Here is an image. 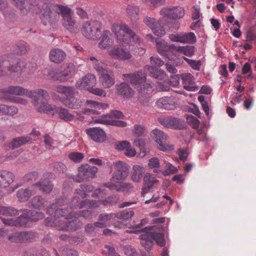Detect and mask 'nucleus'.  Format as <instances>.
<instances>
[{
  "mask_svg": "<svg viewBox=\"0 0 256 256\" xmlns=\"http://www.w3.org/2000/svg\"><path fill=\"white\" fill-rule=\"evenodd\" d=\"M122 80L129 82L137 90L139 94L138 100L141 104L138 108L142 112L148 113L152 108V106L149 102V95L152 92L153 88L151 83L146 82V74L140 70L136 72L124 74Z\"/></svg>",
  "mask_w": 256,
  "mask_h": 256,
  "instance_id": "f257e3e1",
  "label": "nucleus"
},
{
  "mask_svg": "<svg viewBox=\"0 0 256 256\" xmlns=\"http://www.w3.org/2000/svg\"><path fill=\"white\" fill-rule=\"evenodd\" d=\"M71 9L60 4H47L42 6L40 10L41 18L45 25L52 23L61 14L62 16V25L70 32H74L76 21L72 18Z\"/></svg>",
  "mask_w": 256,
  "mask_h": 256,
  "instance_id": "f03ea898",
  "label": "nucleus"
},
{
  "mask_svg": "<svg viewBox=\"0 0 256 256\" xmlns=\"http://www.w3.org/2000/svg\"><path fill=\"white\" fill-rule=\"evenodd\" d=\"M24 59L16 60L12 54L0 57V76H14L22 74L26 68Z\"/></svg>",
  "mask_w": 256,
  "mask_h": 256,
  "instance_id": "7ed1b4c3",
  "label": "nucleus"
},
{
  "mask_svg": "<svg viewBox=\"0 0 256 256\" xmlns=\"http://www.w3.org/2000/svg\"><path fill=\"white\" fill-rule=\"evenodd\" d=\"M154 227H146L138 230H126V232L136 234L138 232H141L140 236V244L146 250H150L152 240H155L156 244L160 246H164L166 244L164 234H163V229L160 228L158 232L154 231L150 232Z\"/></svg>",
  "mask_w": 256,
  "mask_h": 256,
  "instance_id": "20e7f679",
  "label": "nucleus"
},
{
  "mask_svg": "<svg viewBox=\"0 0 256 256\" xmlns=\"http://www.w3.org/2000/svg\"><path fill=\"white\" fill-rule=\"evenodd\" d=\"M22 215L16 219L2 218V222L6 226H30L32 222H36L44 218V215L42 212L34 210H22Z\"/></svg>",
  "mask_w": 256,
  "mask_h": 256,
  "instance_id": "39448f33",
  "label": "nucleus"
},
{
  "mask_svg": "<svg viewBox=\"0 0 256 256\" xmlns=\"http://www.w3.org/2000/svg\"><path fill=\"white\" fill-rule=\"evenodd\" d=\"M0 92L3 94V97L0 98V100L5 99L6 100V97H13L10 95L26 96L31 98L34 97V94L42 96L44 99H48L49 97L48 92L45 90L38 88L29 90L19 86H11L7 88H0Z\"/></svg>",
  "mask_w": 256,
  "mask_h": 256,
  "instance_id": "423d86ee",
  "label": "nucleus"
},
{
  "mask_svg": "<svg viewBox=\"0 0 256 256\" xmlns=\"http://www.w3.org/2000/svg\"><path fill=\"white\" fill-rule=\"evenodd\" d=\"M114 32L118 43L130 44L134 42H140V39L135 34L134 32L124 24H120L114 26Z\"/></svg>",
  "mask_w": 256,
  "mask_h": 256,
  "instance_id": "0eeeda50",
  "label": "nucleus"
},
{
  "mask_svg": "<svg viewBox=\"0 0 256 256\" xmlns=\"http://www.w3.org/2000/svg\"><path fill=\"white\" fill-rule=\"evenodd\" d=\"M56 206L52 205L51 207H48L47 209L48 212L50 215L54 217L64 216L65 219H72L73 218H78L83 216L86 219H91L94 215H95L91 210H83L79 211L78 212L74 214L72 211L70 212H66L63 211L62 208H57L56 210H54L56 208Z\"/></svg>",
  "mask_w": 256,
  "mask_h": 256,
  "instance_id": "6e6552de",
  "label": "nucleus"
},
{
  "mask_svg": "<svg viewBox=\"0 0 256 256\" xmlns=\"http://www.w3.org/2000/svg\"><path fill=\"white\" fill-rule=\"evenodd\" d=\"M110 168L113 172L111 180L116 183L126 180L130 174V166L120 160L114 162Z\"/></svg>",
  "mask_w": 256,
  "mask_h": 256,
  "instance_id": "1a4fd4ad",
  "label": "nucleus"
},
{
  "mask_svg": "<svg viewBox=\"0 0 256 256\" xmlns=\"http://www.w3.org/2000/svg\"><path fill=\"white\" fill-rule=\"evenodd\" d=\"M32 98L33 100V105L38 112L52 116L56 114L57 106L46 102L50 99V96L48 99H44L42 96L34 94V97Z\"/></svg>",
  "mask_w": 256,
  "mask_h": 256,
  "instance_id": "9d476101",
  "label": "nucleus"
},
{
  "mask_svg": "<svg viewBox=\"0 0 256 256\" xmlns=\"http://www.w3.org/2000/svg\"><path fill=\"white\" fill-rule=\"evenodd\" d=\"M48 226H56L58 230H76L78 228L82 226V223L80 222H76L72 220L68 221L67 220H58L52 221V218H48L46 220Z\"/></svg>",
  "mask_w": 256,
  "mask_h": 256,
  "instance_id": "9b49d317",
  "label": "nucleus"
},
{
  "mask_svg": "<svg viewBox=\"0 0 256 256\" xmlns=\"http://www.w3.org/2000/svg\"><path fill=\"white\" fill-rule=\"evenodd\" d=\"M102 24L98 21L87 22L82 26V33L88 38L97 40L101 34Z\"/></svg>",
  "mask_w": 256,
  "mask_h": 256,
  "instance_id": "f8f14e48",
  "label": "nucleus"
},
{
  "mask_svg": "<svg viewBox=\"0 0 256 256\" xmlns=\"http://www.w3.org/2000/svg\"><path fill=\"white\" fill-rule=\"evenodd\" d=\"M98 171V168L95 166H89L88 164H82L78 168V174L74 177V180L78 182L84 180L94 178Z\"/></svg>",
  "mask_w": 256,
  "mask_h": 256,
  "instance_id": "ddd939ff",
  "label": "nucleus"
},
{
  "mask_svg": "<svg viewBox=\"0 0 256 256\" xmlns=\"http://www.w3.org/2000/svg\"><path fill=\"white\" fill-rule=\"evenodd\" d=\"M160 14L165 19L179 20L184 16L185 10L180 6H170L162 8Z\"/></svg>",
  "mask_w": 256,
  "mask_h": 256,
  "instance_id": "4468645a",
  "label": "nucleus"
},
{
  "mask_svg": "<svg viewBox=\"0 0 256 256\" xmlns=\"http://www.w3.org/2000/svg\"><path fill=\"white\" fill-rule=\"evenodd\" d=\"M155 141L157 144L158 148L162 151L165 152H170L174 150V144L166 143L168 136L158 129H155L152 131Z\"/></svg>",
  "mask_w": 256,
  "mask_h": 256,
  "instance_id": "2eb2a0df",
  "label": "nucleus"
},
{
  "mask_svg": "<svg viewBox=\"0 0 256 256\" xmlns=\"http://www.w3.org/2000/svg\"><path fill=\"white\" fill-rule=\"evenodd\" d=\"M108 56L115 60H126L132 58V54L126 48L115 46L108 51Z\"/></svg>",
  "mask_w": 256,
  "mask_h": 256,
  "instance_id": "dca6fc26",
  "label": "nucleus"
},
{
  "mask_svg": "<svg viewBox=\"0 0 256 256\" xmlns=\"http://www.w3.org/2000/svg\"><path fill=\"white\" fill-rule=\"evenodd\" d=\"M96 79L95 76L88 74L76 82V86L80 90H88L92 86H96Z\"/></svg>",
  "mask_w": 256,
  "mask_h": 256,
  "instance_id": "f3484780",
  "label": "nucleus"
},
{
  "mask_svg": "<svg viewBox=\"0 0 256 256\" xmlns=\"http://www.w3.org/2000/svg\"><path fill=\"white\" fill-rule=\"evenodd\" d=\"M86 104L90 108L85 109L84 113L88 115L100 114L99 110L107 109L109 107L108 104L98 102L91 100H87Z\"/></svg>",
  "mask_w": 256,
  "mask_h": 256,
  "instance_id": "a211bd4d",
  "label": "nucleus"
},
{
  "mask_svg": "<svg viewBox=\"0 0 256 256\" xmlns=\"http://www.w3.org/2000/svg\"><path fill=\"white\" fill-rule=\"evenodd\" d=\"M176 104V100L173 96L162 97L156 102L158 108L166 110L174 109Z\"/></svg>",
  "mask_w": 256,
  "mask_h": 256,
  "instance_id": "6ab92c4d",
  "label": "nucleus"
},
{
  "mask_svg": "<svg viewBox=\"0 0 256 256\" xmlns=\"http://www.w3.org/2000/svg\"><path fill=\"white\" fill-rule=\"evenodd\" d=\"M75 73V68L74 64H70L62 72H56L54 78L60 82L68 80Z\"/></svg>",
  "mask_w": 256,
  "mask_h": 256,
  "instance_id": "aec40b11",
  "label": "nucleus"
},
{
  "mask_svg": "<svg viewBox=\"0 0 256 256\" xmlns=\"http://www.w3.org/2000/svg\"><path fill=\"white\" fill-rule=\"evenodd\" d=\"M159 182L154 174L147 172L144 177V186L142 189V194H146L154 184Z\"/></svg>",
  "mask_w": 256,
  "mask_h": 256,
  "instance_id": "412c9836",
  "label": "nucleus"
},
{
  "mask_svg": "<svg viewBox=\"0 0 256 256\" xmlns=\"http://www.w3.org/2000/svg\"><path fill=\"white\" fill-rule=\"evenodd\" d=\"M116 91L118 94L124 99H130L132 98L135 94L134 90L126 82H122L118 85Z\"/></svg>",
  "mask_w": 256,
  "mask_h": 256,
  "instance_id": "4be33fe9",
  "label": "nucleus"
},
{
  "mask_svg": "<svg viewBox=\"0 0 256 256\" xmlns=\"http://www.w3.org/2000/svg\"><path fill=\"white\" fill-rule=\"evenodd\" d=\"M160 123L166 128L180 129L182 127V120L172 117H166L160 120Z\"/></svg>",
  "mask_w": 256,
  "mask_h": 256,
  "instance_id": "5701e85b",
  "label": "nucleus"
},
{
  "mask_svg": "<svg viewBox=\"0 0 256 256\" xmlns=\"http://www.w3.org/2000/svg\"><path fill=\"white\" fill-rule=\"evenodd\" d=\"M184 88L190 92H196L198 90V86L194 82V78L190 74H184L182 75Z\"/></svg>",
  "mask_w": 256,
  "mask_h": 256,
  "instance_id": "b1692460",
  "label": "nucleus"
},
{
  "mask_svg": "<svg viewBox=\"0 0 256 256\" xmlns=\"http://www.w3.org/2000/svg\"><path fill=\"white\" fill-rule=\"evenodd\" d=\"M15 176L13 173L6 170H0V188H6L14 181Z\"/></svg>",
  "mask_w": 256,
  "mask_h": 256,
  "instance_id": "393cba45",
  "label": "nucleus"
},
{
  "mask_svg": "<svg viewBox=\"0 0 256 256\" xmlns=\"http://www.w3.org/2000/svg\"><path fill=\"white\" fill-rule=\"evenodd\" d=\"M36 192L34 184L26 188H20L17 192V198L20 202H26Z\"/></svg>",
  "mask_w": 256,
  "mask_h": 256,
  "instance_id": "a878e982",
  "label": "nucleus"
},
{
  "mask_svg": "<svg viewBox=\"0 0 256 256\" xmlns=\"http://www.w3.org/2000/svg\"><path fill=\"white\" fill-rule=\"evenodd\" d=\"M156 43L158 52L161 56L169 59V50L174 48V46L172 44L169 46L165 40L160 38L156 40Z\"/></svg>",
  "mask_w": 256,
  "mask_h": 256,
  "instance_id": "bb28decb",
  "label": "nucleus"
},
{
  "mask_svg": "<svg viewBox=\"0 0 256 256\" xmlns=\"http://www.w3.org/2000/svg\"><path fill=\"white\" fill-rule=\"evenodd\" d=\"M104 186L110 190H115L117 192H130L134 188L132 184L130 182H123L120 184L112 183H105Z\"/></svg>",
  "mask_w": 256,
  "mask_h": 256,
  "instance_id": "cd10ccee",
  "label": "nucleus"
},
{
  "mask_svg": "<svg viewBox=\"0 0 256 256\" xmlns=\"http://www.w3.org/2000/svg\"><path fill=\"white\" fill-rule=\"evenodd\" d=\"M100 80L104 87L110 88L115 83L112 72L108 70V72H105L102 74L101 76H100Z\"/></svg>",
  "mask_w": 256,
  "mask_h": 256,
  "instance_id": "c85d7f7f",
  "label": "nucleus"
},
{
  "mask_svg": "<svg viewBox=\"0 0 256 256\" xmlns=\"http://www.w3.org/2000/svg\"><path fill=\"white\" fill-rule=\"evenodd\" d=\"M87 134L94 141L102 142L105 140L104 131L98 128H92L86 130Z\"/></svg>",
  "mask_w": 256,
  "mask_h": 256,
  "instance_id": "c756f323",
  "label": "nucleus"
},
{
  "mask_svg": "<svg viewBox=\"0 0 256 256\" xmlns=\"http://www.w3.org/2000/svg\"><path fill=\"white\" fill-rule=\"evenodd\" d=\"M54 90L66 97V100H70L75 94V88L72 86L58 85L54 88Z\"/></svg>",
  "mask_w": 256,
  "mask_h": 256,
  "instance_id": "7c9ffc66",
  "label": "nucleus"
},
{
  "mask_svg": "<svg viewBox=\"0 0 256 256\" xmlns=\"http://www.w3.org/2000/svg\"><path fill=\"white\" fill-rule=\"evenodd\" d=\"M102 38L98 44V46L102 50H108L113 44V40L110 38V32L108 30H104L102 34Z\"/></svg>",
  "mask_w": 256,
  "mask_h": 256,
  "instance_id": "2f4dec72",
  "label": "nucleus"
},
{
  "mask_svg": "<svg viewBox=\"0 0 256 256\" xmlns=\"http://www.w3.org/2000/svg\"><path fill=\"white\" fill-rule=\"evenodd\" d=\"M66 54L62 50L54 48L52 50L49 54L50 59L51 62L56 64L62 62L65 58Z\"/></svg>",
  "mask_w": 256,
  "mask_h": 256,
  "instance_id": "473e14b6",
  "label": "nucleus"
},
{
  "mask_svg": "<svg viewBox=\"0 0 256 256\" xmlns=\"http://www.w3.org/2000/svg\"><path fill=\"white\" fill-rule=\"evenodd\" d=\"M144 172L145 170L142 166L134 165L131 171V180L134 182H140Z\"/></svg>",
  "mask_w": 256,
  "mask_h": 256,
  "instance_id": "72a5a7b5",
  "label": "nucleus"
},
{
  "mask_svg": "<svg viewBox=\"0 0 256 256\" xmlns=\"http://www.w3.org/2000/svg\"><path fill=\"white\" fill-rule=\"evenodd\" d=\"M146 72H148L150 75L158 80H163L166 77V74L164 71L153 66H146L144 68Z\"/></svg>",
  "mask_w": 256,
  "mask_h": 256,
  "instance_id": "f704fd0d",
  "label": "nucleus"
},
{
  "mask_svg": "<svg viewBox=\"0 0 256 256\" xmlns=\"http://www.w3.org/2000/svg\"><path fill=\"white\" fill-rule=\"evenodd\" d=\"M56 114L59 118L65 122H70L74 118V116L70 114L68 109L61 107H57Z\"/></svg>",
  "mask_w": 256,
  "mask_h": 256,
  "instance_id": "c9c22d12",
  "label": "nucleus"
},
{
  "mask_svg": "<svg viewBox=\"0 0 256 256\" xmlns=\"http://www.w3.org/2000/svg\"><path fill=\"white\" fill-rule=\"evenodd\" d=\"M126 11V15L132 20H136L138 19V14L140 12L139 7L136 6L128 4Z\"/></svg>",
  "mask_w": 256,
  "mask_h": 256,
  "instance_id": "e433bc0d",
  "label": "nucleus"
},
{
  "mask_svg": "<svg viewBox=\"0 0 256 256\" xmlns=\"http://www.w3.org/2000/svg\"><path fill=\"white\" fill-rule=\"evenodd\" d=\"M18 110L16 106L0 104V114L14 116L18 114Z\"/></svg>",
  "mask_w": 256,
  "mask_h": 256,
  "instance_id": "4c0bfd02",
  "label": "nucleus"
},
{
  "mask_svg": "<svg viewBox=\"0 0 256 256\" xmlns=\"http://www.w3.org/2000/svg\"><path fill=\"white\" fill-rule=\"evenodd\" d=\"M89 59L92 62L94 68L99 74L108 72V69L104 67V64L102 62L99 61L94 56H90Z\"/></svg>",
  "mask_w": 256,
  "mask_h": 256,
  "instance_id": "58836bf2",
  "label": "nucleus"
},
{
  "mask_svg": "<svg viewBox=\"0 0 256 256\" xmlns=\"http://www.w3.org/2000/svg\"><path fill=\"white\" fill-rule=\"evenodd\" d=\"M34 186H36V190L38 188L39 190L46 193L50 192L53 188V185L50 182L46 180L38 182L34 184Z\"/></svg>",
  "mask_w": 256,
  "mask_h": 256,
  "instance_id": "ea45409f",
  "label": "nucleus"
},
{
  "mask_svg": "<svg viewBox=\"0 0 256 256\" xmlns=\"http://www.w3.org/2000/svg\"><path fill=\"white\" fill-rule=\"evenodd\" d=\"M30 140V138L28 136L18 137L14 139L9 144L8 147L11 148H17L22 145L25 144Z\"/></svg>",
  "mask_w": 256,
  "mask_h": 256,
  "instance_id": "a19ab883",
  "label": "nucleus"
},
{
  "mask_svg": "<svg viewBox=\"0 0 256 256\" xmlns=\"http://www.w3.org/2000/svg\"><path fill=\"white\" fill-rule=\"evenodd\" d=\"M14 4L22 12H26L31 9V4L28 0H12Z\"/></svg>",
  "mask_w": 256,
  "mask_h": 256,
  "instance_id": "79ce46f5",
  "label": "nucleus"
},
{
  "mask_svg": "<svg viewBox=\"0 0 256 256\" xmlns=\"http://www.w3.org/2000/svg\"><path fill=\"white\" fill-rule=\"evenodd\" d=\"M174 50L180 53L190 57L192 56L194 52V47L191 46H174Z\"/></svg>",
  "mask_w": 256,
  "mask_h": 256,
  "instance_id": "37998d69",
  "label": "nucleus"
},
{
  "mask_svg": "<svg viewBox=\"0 0 256 256\" xmlns=\"http://www.w3.org/2000/svg\"><path fill=\"white\" fill-rule=\"evenodd\" d=\"M148 166L150 168L154 169V173L158 174L161 172L162 170H160V164L159 159L156 157H153L149 159Z\"/></svg>",
  "mask_w": 256,
  "mask_h": 256,
  "instance_id": "c03bdc74",
  "label": "nucleus"
},
{
  "mask_svg": "<svg viewBox=\"0 0 256 256\" xmlns=\"http://www.w3.org/2000/svg\"><path fill=\"white\" fill-rule=\"evenodd\" d=\"M63 104L70 108L78 109L82 106V102L80 100L76 99L74 96L70 100H64Z\"/></svg>",
  "mask_w": 256,
  "mask_h": 256,
  "instance_id": "a18cd8bd",
  "label": "nucleus"
},
{
  "mask_svg": "<svg viewBox=\"0 0 256 256\" xmlns=\"http://www.w3.org/2000/svg\"><path fill=\"white\" fill-rule=\"evenodd\" d=\"M46 202V200L42 198V197L40 196L34 197L31 200L32 206L34 208L38 209L45 206V203Z\"/></svg>",
  "mask_w": 256,
  "mask_h": 256,
  "instance_id": "49530a36",
  "label": "nucleus"
},
{
  "mask_svg": "<svg viewBox=\"0 0 256 256\" xmlns=\"http://www.w3.org/2000/svg\"><path fill=\"white\" fill-rule=\"evenodd\" d=\"M164 164L166 165V168L164 170H162L161 173L164 176H168L171 174H174L178 171V169L174 166L172 164L164 160Z\"/></svg>",
  "mask_w": 256,
  "mask_h": 256,
  "instance_id": "de8ad7c7",
  "label": "nucleus"
},
{
  "mask_svg": "<svg viewBox=\"0 0 256 256\" xmlns=\"http://www.w3.org/2000/svg\"><path fill=\"white\" fill-rule=\"evenodd\" d=\"M100 202L96 201V200H82L80 203H78V207L80 208H82L85 206L88 207V208H96L99 206V203Z\"/></svg>",
  "mask_w": 256,
  "mask_h": 256,
  "instance_id": "09e8293b",
  "label": "nucleus"
},
{
  "mask_svg": "<svg viewBox=\"0 0 256 256\" xmlns=\"http://www.w3.org/2000/svg\"><path fill=\"white\" fill-rule=\"evenodd\" d=\"M110 115L103 114L98 118H93L92 122L95 124L110 125Z\"/></svg>",
  "mask_w": 256,
  "mask_h": 256,
  "instance_id": "8fccbe9b",
  "label": "nucleus"
},
{
  "mask_svg": "<svg viewBox=\"0 0 256 256\" xmlns=\"http://www.w3.org/2000/svg\"><path fill=\"white\" fill-rule=\"evenodd\" d=\"M115 218V214H103L100 215L99 220L105 222L106 226H108L110 224L112 220Z\"/></svg>",
  "mask_w": 256,
  "mask_h": 256,
  "instance_id": "3c124183",
  "label": "nucleus"
},
{
  "mask_svg": "<svg viewBox=\"0 0 256 256\" xmlns=\"http://www.w3.org/2000/svg\"><path fill=\"white\" fill-rule=\"evenodd\" d=\"M182 43L194 44L196 42V37L194 32H189L182 34Z\"/></svg>",
  "mask_w": 256,
  "mask_h": 256,
  "instance_id": "603ef678",
  "label": "nucleus"
},
{
  "mask_svg": "<svg viewBox=\"0 0 256 256\" xmlns=\"http://www.w3.org/2000/svg\"><path fill=\"white\" fill-rule=\"evenodd\" d=\"M134 214V212L133 210H123L121 212L115 214V216L119 219L127 220L132 218Z\"/></svg>",
  "mask_w": 256,
  "mask_h": 256,
  "instance_id": "864d4df0",
  "label": "nucleus"
},
{
  "mask_svg": "<svg viewBox=\"0 0 256 256\" xmlns=\"http://www.w3.org/2000/svg\"><path fill=\"white\" fill-rule=\"evenodd\" d=\"M68 158L74 162H80L84 158V154L80 152H72L69 154Z\"/></svg>",
  "mask_w": 256,
  "mask_h": 256,
  "instance_id": "5fc2aeb1",
  "label": "nucleus"
},
{
  "mask_svg": "<svg viewBox=\"0 0 256 256\" xmlns=\"http://www.w3.org/2000/svg\"><path fill=\"white\" fill-rule=\"evenodd\" d=\"M6 100H10L11 102L26 106L28 104V100L21 97H6Z\"/></svg>",
  "mask_w": 256,
  "mask_h": 256,
  "instance_id": "6e6d98bb",
  "label": "nucleus"
},
{
  "mask_svg": "<svg viewBox=\"0 0 256 256\" xmlns=\"http://www.w3.org/2000/svg\"><path fill=\"white\" fill-rule=\"evenodd\" d=\"M154 34L158 36L162 37L165 35L166 30L162 26H161L160 24H157L155 26L152 27V29Z\"/></svg>",
  "mask_w": 256,
  "mask_h": 256,
  "instance_id": "4d7b16f0",
  "label": "nucleus"
},
{
  "mask_svg": "<svg viewBox=\"0 0 256 256\" xmlns=\"http://www.w3.org/2000/svg\"><path fill=\"white\" fill-rule=\"evenodd\" d=\"M186 121L194 128H196L198 127L200 121L194 116L188 115L186 116Z\"/></svg>",
  "mask_w": 256,
  "mask_h": 256,
  "instance_id": "13d9d810",
  "label": "nucleus"
},
{
  "mask_svg": "<svg viewBox=\"0 0 256 256\" xmlns=\"http://www.w3.org/2000/svg\"><path fill=\"white\" fill-rule=\"evenodd\" d=\"M130 143L127 140L119 141L116 142L115 146L116 150L122 151L130 148Z\"/></svg>",
  "mask_w": 256,
  "mask_h": 256,
  "instance_id": "bf43d9fd",
  "label": "nucleus"
},
{
  "mask_svg": "<svg viewBox=\"0 0 256 256\" xmlns=\"http://www.w3.org/2000/svg\"><path fill=\"white\" fill-rule=\"evenodd\" d=\"M184 60L189 64L192 68L195 70H200L201 66V62L200 60H190L184 57Z\"/></svg>",
  "mask_w": 256,
  "mask_h": 256,
  "instance_id": "052dcab7",
  "label": "nucleus"
},
{
  "mask_svg": "<svg viewBox=\"0 0 256 256\" xmlns=\"http://www.w3.org/2000/svg\"><path fill=\"white\" fill-rule=\"evenodd\" d=\"M8 239L12 242H21L22 240V232H17L9 234Z\"/></svg>",
  "mask_w": 256,
  "mask_h": 256,
  "instance_id": "680f3d73",
  "label": "nucleus"
},
{
  "mask_svg": "<svg viewBox=\"0 0 256 256\" xmlns=\"http://www.w3.org/2000/svg\"><path fill=\"white\" fill-rule=\"evenodd\" d=\"M88 91L95 95L105 97L106 94L104 90L95 88V86H92Z\"/></svg>",
  "mask_w": 256,
  "mask_h": 256,
  "instance_id": "e2e57ef3",
  "label": "nucleus"
},
{
  "mask_svg": "<svg viewBox=\"0 0 256 256\" xmlns=\"http://www.w3.org/2000/svg\"><path fill=\"white\" fill-rule=\"evenodd\" d=\"M4 213H2V214L14 216L18 214V210L15 208L12 207H6L3 206Z\"/></svg>",
  "mask_w": 256,
  "mask_h": 256,
  "instance_id": "0e129e2a",
  "label": "nucleus"
},
{
  "mask_svg": "<svg viewBox=\"0 0 256 256\" xmlns=\"http://www.w3.org/2000/svg\"><path fill=\"white\" fill-rule=\"evenodd\" d=\"M124 251L126 256H138L136 250L130 246H125Z\"/></svg>",
  "mask_w": 256,
  "mask_h": 256,
  "instance_id": "69168bd1",
  "label": "nucleus"
},
{
  "mask_svg": "<svg viewBox=\"0 0 256 256\" xmlns=\"http://www.w3.org/2000/svg\"><path fill=\"white\" fill-rule=\"evenodd\" d=\"M150 62L152 64L158 66H161L164 64V61L158 56H151L150 58Z\"/></svg>",
  "mask_w": 256,
  "mask_h": 256,
  "instance_id": "338daca9",
  "label": "nucleus"
},
{
  "mask_svg": "<svg viewBox=\"0 0 256 256\" xmlns=\"http://www.w3.org/2000/svg\"><path fill=\"white\" fill-rule=\"evenodd\" d=\"M178 154L179 156L180 160H186L188 156V150L186 148H180L178 151Z\"/></svg>",
  "mask_w": 256,
  "mask_h": 256,
  "instance_id": "774afa93",
  "label": "nucleus"
}]
</instances>
